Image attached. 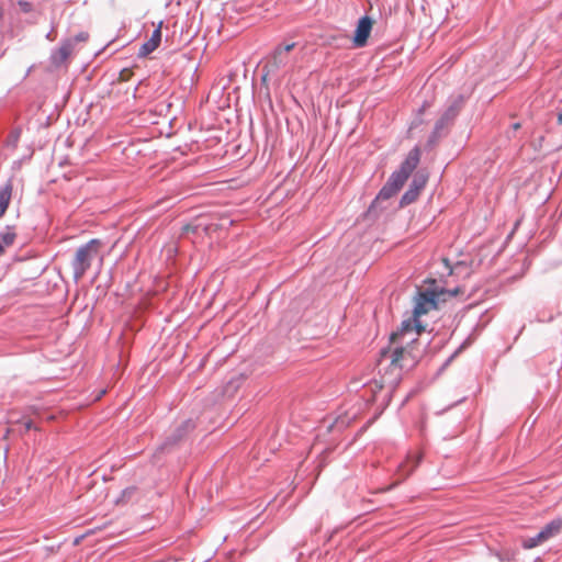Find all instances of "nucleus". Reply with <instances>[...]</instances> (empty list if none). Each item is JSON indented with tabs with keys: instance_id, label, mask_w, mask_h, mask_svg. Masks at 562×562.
Instances as JSON below:
<instances>
[{
	"instance_id": "obj_1",
	"label": "nucleus",
	"mask_w": 562,
	"mask_h": 562,
	"mask_svg": "<svg viewBox=\"0 0 562 562\" xmlns=\"http://www.w3.org/2000/svg\"><path fill=\"white\" fill-rule=\"evenodd\" d=\"M420 154L422 151L418 146H415L408 151L400 168L391 173L385 184L380 189L375 199L369 205V215L378 216L385 209L382 203L390 200L401 190L408 177L418 166Z\"/></svg>"
},
{
	"instance_id": "obj_2",
	"label": "nucleus",
	"mask_w": 562,
	"mask_h": 562,
	"mask_svg": "<svg viewBox=\"0 0 562 562\" xmlns=\"http://www.w3.org/2000/svg\"><path fill=\"white\" fill-rule=\"evenodd\" d=\"M413 326V318L403 321L400 330L391 335V341L393 344L397 341L401 344V346L395 347L392 352V364L401 369L414 366L429 344V341H427L422 348L418 347L419 341L414 336Z\"/></svg>"
},
{
	"instance_id": "obj_3",
	"label": "nucleus",
	"mask_w": 562,
	"mask_h": 562,
	"mask_svg": "<svg viewBox=\"0 0 562 562\" xmlns=\"http://www.w3.org/2000/svg\"><path fill=\"white\" fill-rule=\"evenodd\" d=\"M103 243L101 239L92 238L76 250L71 261L74 280L78 282L90 269L93 260L99 256Z\"/></svg>"
},
{
	"instance_id": "obj_4",
	"label": "nucleus",
	"mask_w": 562,
	"mask_h": 562,
	"mask_svg": "<svg viewBox=\"0 0 562 562\" xmlns=\"http://www.w3.org/2000/svg\"><path fill=\"white\" fill-rule=\"evenodd\" d=\"M295 47V43H290L284 46L278 45L274 47L271 55L267 58L265 65L261 68L262 81H266L267 77L276 75L280 69L284 68L288 63V53Z\"/></svg>"
},
{
	"instance_id": "obj_5",
	"label": "nucleus",
	"mask_w": 562,
	"mask_h": 562,
	"mask_svg": "<svg viewBox=\"0 0 562 562\" xmlns=\"http://www.w3.org/2000/svg\"><path fill=\"white\" fill-rule=\"evenodd\" d=\"M195 428L196 424L192 418L183 420L169 436L166 437L162 443L157 448V452H170L183 442Z\"/></svg>"
},
{
	"instance_id": "obj_6",
	"label": "nucleus",
	"mask_w": 562,
	"mask_h": 562,
	"mask_svg": "<svg viewBox=\"0 0 562 562\" xmlns=\"http://www.w3.org/2000/svg\"><path fill=\"white\" fill-rule=\"evenodd\" d=\"M438 293L436 290L426 289L418 291L414 297L413 315L419 318L422 315L427 314L429 311L437 308Z\"/></svg>"
},
{
	"instance_id": "obj_7",
	"label": "nucleus",
	"mask_w": 562,
	"mask_h": 562,
	"mask_svg": "<svg viewBox=\"0 0 562 562\" xmlns=\"http://www.w3.org/2000/svg\"><path fill=\"white\" fill-rule=\"evenodd\" d=\"M427 180V175L423 173L422 171L416 172L409 183L408 189L402 195L400 205L403 207L414 203L417 200L420 191L425 188Z\"/></svg>"
},
{
	"instance_id": "obj_8",
	"label": "nucleus",
	"mask_w": 562,
	"mask_h": 562,
	"mask_svg": "<svg viewBox=\"0 0 562 562\" xmlns=\"http://www.w3.org/2000/svg\"><path fill=\"white\" fill-rule=\"evenodd\" d=\"M372 26L373 20L369 15H363L358 20L352 37V43L356 48H362L367 45Z\"/></svg>"
},
{
	"instance_id": "obj_9",
	"label": "nucleus",
	"mask_w": 562,
	"mask_h": 562,
	"mask_svg": "<svg viewBox=\"0 0 562 562\" xmlns=\"http://www.w3.org/2000/svg\"><path fill=\"white\" fill-rule=\"evenodd\" d=\"M74 49L72 40H64L60 46L53 49L50 54V63L55 66L64 64Z\"/></svg>"
},
{
	"instance_id": "obj_10",
	"label": "nucleus",
	"mask_w": 562,
	"mask_h": 562,
	"mask_svg": "<svg viewBox=\"0 0 562 562\" xmlns=\"http://www.w3.org/2000/svg\"><path fill=\"white\" fill-rule=\"evenodd\" d=\"M463 104L464 97L462 94L457 95L451 100L450 104L438 120L449 125L459 115Z\"/></svg>"
},
{
	"instance_id": "obj_11",
	"label": "nucleus",
	"mask_w": 562,
	"mask_h": 562,
	"mask_svg": "<svg viewBox=\"0 0 562 562\" xmlns=\"http://www.w3.org/2000/svg\"><path fill=\"white\" fill-rule=\"evenodd\" d=\"M161 42L160 24L153 31L151 36L138 49V57H146L159 46Z\"/></svg>"
},
{
	"instance_id": "obj_12",
	"label": "nucleus",
	"mask_w": 562,
	"mask_h": 562,
	"mask_svg": "<svg viewBox=\"0 0 562 562\" xmlns=\"http://www.w3.org/2000/svg\"><path fill=\"white\" fill-rule=\"evenodd\" d=\"M540 531L547 541L557 537L562 531V518L558 517L552 519L546 524Z\"/></svg>"
},
{
	"instance_id": "obj_13",
	"label": "nucleus",
	"mask_w": 562,
	"mask_h": 562,
	"mask_svg": "<svg viewBox=\"0 0 562 562\" xmlns=\"http://www.w3.org/2000/svg\"><path fill=\"white\" fill-rule=\"evenodd\" d=\"M12 194V184L9 182L0 187V217L7 211Z\"/></svg>"
},
{
	"instance_id": "obj_14",
	"label": "nucleus",
	"mask_w": 562,
	"mask_h": 562,
	"mask_svg": "<svg viewBox=\"0 0 562 562\" xmlns=\"http://www.w3.org/2000/svg\"><path fill=\"white\" fill-rule=\"evenodd\" d=\"M448 125L443 122H441L440 120H437V122L435 123V126L428 137V140H427V146L428 147H432L435 146L438 140L440 139V137L442 136V131L447 127Z\"/></svg>"
},
{
	"instance_id": "obj_15",
	"label": "nucleus",
	"mask_w": 562,
	"mask_h": 562,
	"mask_svg": "<svg viewBox=\"0 0 562 562\" xmlns=\"http://www.w3.org/2000/svg\"><path fill=\"white\" fill-rule=\"evenodd\" d=\"M16 238V233L14 226H5V228L0 232V244L5 248L10 247L14 244Z\"/></svg>"
},
{
	"instance_id": "obj_16",
	"label": "nucleus",
	"mask_w": 562,
	"mask_h": 562,
	"mask_svg": "<svg viewBox=\"0 0 562 562\" xmlns=\"http://www.w3.org/2000/svg\"><path fill=\"white\" fill-rule=\"evenodd\" d=\"M137 494H138L137 486H135V485L127 486L121 492L120 497L116 499V504L128 503L132 499H134Z\"/></svg>"
},
{
	"instance_id": "obj_17",
	"label": "nucleus",
	"mask_w": 562,
	"mask_h": 562,
	"mask_svg": "<svg viewBox=\"0 0 562 562\" xmlns=\"http://www.w3.org/2000/svg\"><path fill=\"white\" fill-rule=\"evenodd\" d=\"M546 541L547 540L542 536L541 531H539L536 536L524 539L521 546L524 549L529 550V549L538 547L539 544H541Z\"/></svg>"
},
{
	"instance_id": "obj_18",
	"label": "nucleus",
	"mask_w": 562,
	"mask_h": 562,
	"mask_svg": "<svg viewBox=\"0 0 562 562\" xmlns=\"http://www.w3.org/2000/svg\"><path fill=\"white\" fill-rule=\"evenodd\" d=\"M21 133L22 131L20 127L12 130L5 139V145L15 149L19 145Z\"/></svg>"
},
{
	"instance_id": "obj_19",
	"label": "nucleus",
	"mask_w": 562,
	"mask_h": 562,
	"mask_svg": "<svg viewBox=\"0 0 562 562\" xmlns=\"http://www.w3.org/2000/svg\"><path fill=\"white\" fill-rule=\"evenodd\" d=\"M18 5L23 13H30L33 10L32 3L25 0H20Z\"/></svg>"
},
{
	"instance_id": "obj_20",
	"label": "nucleus",
	"mask_w": 562,
	"mask_h": 562,
	"mask_svg": "<svg viewBox=\"0 0 562 562\" xmlns=\"http://www.w3.org/2000/svg\"><path fill=\"white\" fill-rule=\"evenodd\" d=\"M413 323H414V335H420L422 331L425 330V326L422 324V322L419 321V318H416L413 316Z\"/></svg>"
},
{
	"instance_id": "obj_21",
	"label": "nucleus",
	"mask_w": 562,
	"mask_h": 562,
	"mask_svg": "<svg viewBox=\"0 0 562 562\" xmlns=\"http://www.w3.org/2000/svg\"><path fill=\"white\" fill-rule=\"evenodd\" d=\"M89 37V34L87 32H79L78 34L75 35L72 40V43H77V42H86Z\"/></svg>"
},
{
	"instance_id": "obj_22",
	"label": "nucleus",
	"mask_w": 562,
	"mask_h": 562,
	"mask_svg": "<svg viewBox=\"0 0 562 562\" xmlns=\"http://www.w3.org/2000/svg\"><path fill=\"white\" fill-rule=\"evenodd\" d=\"M23 427H24V430L25 431H29L31 430L32 428H34V423L32 419H26L23 422Z\"/></svg>"
},
{
	"instance_id": "obj_23",
	"label": "nucleus",
	"mask_w": 562,
	"mask_h": 562,
	"mask_svg": "<svg viewBox=\"0 0 562 562\" xmlns=\"http://www.w3.org/2000/svg\"><path fill=\"white\" fill-rule=\"evenodd\" d=\"M510 128L513 132H516L518 128H520V123L517 122V123L512 124Z\"/></svg>"
},
{
	"instance_id": "obj_24",
	"label": "nucleus",
	"mask_w": 562,
	"mask_h": 562,
	"mask_svg": "<svg viewBox=\"0 0 562 562\" xmlns=\"http://www.w3.org/2000/svg\"><path fill=\"white\" fill-rule=\"evenodd\" d=\"M558 123L562 125V109L558 112Z\"/></svg>"
},
{
	"instance_id": "obj_25",
	"label": "nucleus",
	"mask_w": 562,
	"mask_h": 562,
	"mask_svg": "<svg viewBox=\"0 0 562 562\" xmlns=\"http://www.w3.org/2000/svg\"><path fill=\"white\" fill-rule=\"evenodd\" d=\"M458 353V351H456L453 355H451L448 360L446 361V366L449 364L451 362V360L456 357V355Z\"/></svg>"
},
{
	"instance_id": "obj_26",
	"label": "nucleus",
	"mask_w": 562,
	"mask_h": 562,
	"mask_svg": "<svg viewBox=\"0 0 562 562\" xmlns=\"http://www.w3.org/2000/svg\"><path fill=\"white\" fill-rule=\"evenodd\" d=\"M459 292H460V289H459V288H456V289H453L452 291H450V294L454 296V295H457Z\"/></svg>"
},
{
	"instance_id": "obj_27",
	"label": "nucleus",
	"mask_w": 562,
	"mask_h": 562,
	"mask_svg": "<svg viewBox=\"0 0 562 562\" xmlns=\"http://www.w3.org/2000/svg\"><path fill=\"white\" fill-rule=\"evenodd\" d=\"M4 252V247L0 244V256L3 255Z\"/></svg>"
},
{
	"instance_id": "obj_28",
	"label": "nucleus",
	"mask_w": 562,
	"mask_h": 562,
	"mask_svg": "<svg viewBox=\"0 0 562 562\" xmlns=\"http://www.w3.org/2000/svg\"><path fill=\"white\" fill-rule=\"evenodd\" d=\"M3 12H2V9L0 8V18L2 16Z\"/></svg>"
}]
</instances>
